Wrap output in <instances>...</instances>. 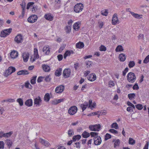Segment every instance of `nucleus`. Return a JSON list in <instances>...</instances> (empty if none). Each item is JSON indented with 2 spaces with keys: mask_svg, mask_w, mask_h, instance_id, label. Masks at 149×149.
<instances>
[{
  "mask_svg": "<svg viewBox=\"0 0 149 149\" xmlns=\"http://www.w3.org/2000/svg\"><path fill=\"white\" fill-rule=\"evenodd\" d=\"M127 80L131 83L134 82L136 80V77L135 74L132 72H129L127 76Z\"/></svg>",
  "mask_w": 149,
  "mask_h": 149,
  "instance_id": "obj_1",
  "label": "nucleus"
},
{
  "mask_svg": "<svg viewBox=\"0 0 149 149\" xmlns=\"http://www.w3.org/2000/svg\"><path fill=\"white\" fill-rule=\"evenodd\" d=\"M84 8L83 4L81 3L76 4L74 7V10L76 13H79L81 12Z\"/></svg>",
  "mask_w": 149,
  "mask_h": 149,
  "instance_id": "obj_2",
  "label": "nucleus"
},
{
  "mask_svg": "<svg viewBox=\"0 0 149 149\" xmlns=\"http://www.w3.org/2000/svg\"><path fill=\"white\" fill-rule=\"evenodd\" d=\"M101 125L99 124L90 125L89 127V129L91 131H99L100 129Z\"/></svg>",
  "mask_w": 149,
  "mask_h": 149,
  "instance_id": "obj_3",
  "label": "nucleus"
},
{
  "mask_svg": "<svg viewBox=\"0 0 149 149\" xmlns=\"http://www.w3.org/2000/svg\"><path fill=\"white\" fill-rule=\"evenodd\" d=\"M15 68L13 67H10L4 73V75L5 77H7L8 76L11 74L12 73L15 71Z\"/></svg>",
  "mask_w": 149,
  "mask_h": 149,
  "instance_id": "obj_4",
  "label": "nucleus"
},
{
  "mask_svg": "<svg viewBox=\"0 0 149 149\" xmlns=\"http://www.w3.org/2000/svg\"><path fill=\"white\" fill-rule=\"evenodd\" d=\"M12 29L10 28L4 30L1 32L0 36L1 37H5L7 35H9L11 32Z\"/></svg>",
  "mask_w": 149,
  "mask_h": 149,
  "instance_id": "obj_5",
  "label": "nucleus"
},
{
  "mask_svg": "<svg viewBox=\"0 0 149 149\" xmlns=\"http://www.w3.org/2000/svg\"><path fill=\"white\" fill-rule=\"evenodd\" d=\"M77 108L76 106L71 107L68 109V113L70 115H74L77 112Z\"/></svg>",
  "mask_w": 149,
  "mask_h": 149,
  "instance_id": "obj_6",
  "label": "nucleus"
},
{
  "mask_svg": "<svg viewBox=\"0 0 149 149\" xmlns=\"http://www.w3.org/2000/svg\"><path fill=\"white\" fill-rule=\"evenodd\" d=\"M38 19V17L36 15H32L29 17L28 19V21L31 23H33L36 22Z\"/></svg>",
  "mask_w": 149,
  "mask_h": 149,
  "instance_id": "obj_7",
  "label": "nucleus"
},
{
  "mask_svg": "<svg viewBox=\"0 0 149 149\" xmlns=\"http://www.w3.org/2000/svg\"><path fill=\"white\" fill-rule=\"evenodd\" d=\"M94 144L95 145L100 144L102 142L101 138L100 136H96L93 138Z\"/></svg>",
  "mask_w": 149,
  "mask_h": 149,
  "instance_id": "obj_8",
  "label": "nucleus"
},
{
  "mask_svg": "<svg viewBox=\"0 0 149 149\" xmlns=\"http://www.w3.org/2000/svg\"><path fill=\"white\" fill-rule=\"evenodd\" d=\"M119 23V20L118 18L117 14L115 13L113 15L112 18V24L113 25H115L116 24Z\"/></svg>",
  "mask_w": 149,
  "mask_h": 149,
  "instance_id": "obj_9",
  "label": "nucleus"
},
{
  "mask_svg": "<svg viewBox=\"0 0 149 149\" xmlns=\"http://www.w3.org/2000/svg\"><path fill=\"white\" fill-rule=\"evenodd\" d=\"M13 134L12 132H9L8 133H4L3 132H0V138H2V137H9L11 135Z\"/></svg>",
  "mask_w": 149,
  "mask_h": 149,
  "instance_id": "obj_10",
  "label": "nucleus"
},
{
  "mask_svg": "<svg viewBox=\"0 0 149 149\" xmlns=\"http://www.w3.org/2000/svg\"><path fill=\"white\" fill-rule=\"evenodd\" d=\"M64 89V87L62 85H61L57 87L55 89V92L57 93H62Z\"/></svg>",
  "mask_w": 149,
  "mask_h": 149,
  "instance_id": "obj_11",
  "label": "nucleus"
},
{
  "mask_svg": "<svg viewBox=\"0 0 149 149\" xmlns=\"http://www.w3.org/2000/svg\"><path fill=\"white\" fill-rule=\"evenodd\" d=\"M14 40L17 43L22 42L23 40L22 36L21 34H18L15 37Z\"/></svg>",
  "mask_w": 149,
  "mask_h": 149,
  "instance_id": "obj_12",
  "label": "nucleus"
},
{
  "mask_svg": "<svg viewBox=\"0 0 149 149\" xmlns=\"http://www.w3.org/2000/svg\"><path fill=\"white\" fill-rule=\"evenodd\" d=\"M71 73L70 70L69 69H65L63 71V75L65 78L69 77Z\"/></svg>",
  "mask_w": 149,
  "mask_h": 149,
  "instance_id": "obj_13",
  "label": "nucleus"
},
{
  "mask_svg": "<svg viewBox=\"0 0 149 149\" xmlns=\"http://www.w3.org/2000/svg\"><path fill=\"white\" fill-rule=\"evenodd\" d=\"M42 100L40 97H38L34 99V103L36 106H39L41 105Z\"/></svg>",
  "mask_w": 149,
  "mask_h": 149,
  "instance_id": "obj_14",
  "label": "nucleus"
},
{
  "mask_svg": "<svg viewBox=\"0 0 149 149\" xmlns=\"http://www.w3.org/2000/svg\"><path fill=\"white\" fill-rule=\"evenodd\" d=\"M50 48L48 46V45L45 46L43 48L42 51L43 52H45V54L46 55H48L49 54L50 51Z\"/></svg>",
  "mask_w": 149,
  "mask_h": 149,
  "instance_id": "obj_15",
  "label": "nucleus"
},
{
  "mask_svg": "<svg viewBox=\"0 0 149 149\" xmlns=\"http://www.w3.org/2000/svg\"><path fill=\"white\" fill-rule=\"evenodd\" d=\"M22 58L24 62L27 61L29 58V54L27 52H24L23 54Z\"/></svg>",
  "mask_w": 149,
  "mask_h": 149,
  "instance_id": "obj_16",
  "label": "nucleus"
},
{
  "mask_svg": "<svg viewBox=\"0 0 149 149\" xmlns=\"http://www.w3.org/2000/svg\"><path fill=\"white\" fill-rule=\"evenodd\" d=\"M88 78L89 81H92L96 80V77L95 74H92L89 75V76L88 77Z\"/></svg>",
  "mask_w": 149,
  "mask_h": 149,
  "instance_id": "obj_17",
  "label": "nucleus"
},
{
  "mask_svg": "<svg viewBox=\"0 0 149 149\" xmlns=\"http://www.w3.org/2000/svg\"><path fill=\"white\" fill-rule=\"evenodd\" d=\"M24 104L26 106L28 107L31 106L33 105L32 100L31 99H29L25 101Z\"/></svg>",
  "mask_w": 149,
  "mask_h": 149,
  "instance_id": "obj_18",
  "label": "nucleus"
},
{
  "mask_svg": "<svg viewBox=\"0 0 149 149\" xmlns=\"http://www.w3.org/2000/svg\"><path fill=\"white\" fill-rule=\"evenodd\" d=\"M10 56L12 58H14L18 56V53L16 51H13L10 53Z\"/></svg>",
  "mask_w": 149,
  "mask_h": 149,
  "instance_id": "obj_19",
  "label": "nucleus"
},
{
  "mask_svg": "<svg viewBox=\"0 0 149 149\" xmlns=\"http://www.w3.org/2000/svg\"><path fill=\"white\" fill-rule=\"evenodd\" d=\"M42 67L43 70L45 72H48L50 71V67L47 65L45 64L43 65Z\"/></svg>",
  "mask_w": 149,
  "mask_h": 149,
  "instance_id": "obj_20",
  "label": "nucleus"
},
{
  "mask_svg": "<svg viewBox=\"0 0 149 149\" xmlns=\"http://www.w3.org/2000/svg\"><path fill=\"white\" fill-rule=\"evenodd\" d=\"M29 73L27 70H22L18 72L17 73V74L18 75H21L22 74L26 75L28 74Z\"/></svg>",
  "mask_w": 149,
  "mask_h": 149,
  "instance_id": "obj_21",
  "label": "nucleus"
},
{
  "mask_svg": "<svg viewBox=\"0 0 149 149\" xmlns=\"http://www.w3.org/2000/svg\"><path fill=\"white\" fill-rule=\"evenodd\" d=\"M119 57L120 61L122 62L124 61L126 58V56H125V54L122 53L120 54Z\"/></svg>",
  "mask_w": 149,
  "mask_h": 149,
  "instance_id": "obj_22",
  "label": "nucleus"
},
{
  "mask_svg": "<svg viewBox=\"0 0 149 149\" xmlns=\"http://www.w3.org/2000/svg\"><path fill=\"white\" fill-rule=\"evenodd\" d=\"M81 23V21H79L75 23L73 26V29L75 30L78 29L79 28V25Z\"/></svg>",
  "mask_w": 149,
  "mask_h": 149,
  "instance_id": "obj_23",
  "label": "nucleus"
},
{
  "mask_svg": "<svg viewBox=\"0 0 149 149\" xmlns=\"http://www.w3.org/2000/svg\"><path fill=\"white\" fill-rule=\"evenodd\" d=\"M44 17L46 19L49 21H52L53 18V17L52 16L50 13L45 15Z\"/></svg>",
  "mask_w": 149,
  "mask_h": 149,
  "instance_id": "obj_24",
  "label": "nucleus"
},
{
  "mask_svg": "<svg viewBox=\"0 0 149 149\" xmlns=\"http://www.w3.org/2000/svg\"><path fill=\"white\" fill-rule=\"evenodd\" d=\"M74 52L72 51H67L64 54V58L65 59L67 56H70L71 54H73Z\"/></svg>",
  "mask_w": 149,
  "mask_h": 149,
  "instance_id": "obj_25",
  "label": "nucleus"
},
{
  "mask_svg": "<svg viewBox=\"0 0 149 149\" xmlns=\"http://www.w3.org/2000/svg\"><path fill=\"white\" fill-rule=\"evenodd\" d=\"M40 142L42 144L46 146H48L49 145V143L48 142L42 139H40Z\"/></svg>",
  "mask_w": 149,
  "mask_h": 149,
  "instance_id": "obj_26",
  "label": "nucleus"
},
{
  "mask_svg": "<svg viewBox=\"0 0 149 149\" xmlns=\"http://www.w3.org/2000/svg\"><path fill=\"white\" fill-rule=\"evenodd\" d=\"M62 71V69L61 68H60L57 70L55 72V75L56 76L59 77V76L61 74V72Z\"/></svg>",
  "mask_w": 149,
  "mask_h": 149,
  "instance_id": "obj_27",
  "label": "nucleus"
},
{
  "mask_svg": "<svg viewBox=\"0 0 149 149\" xmlns=\"http://www.w3.org/2000/svg\"><path fill=\"white\" fill-rule=\"evenodd\" d=\"M88 106L87 102H85L84 103L81 105V107L82 108L83 111H84L87 108Z\"/></svg>",
  "mask_w": 149,
  "mask_h": 149,
  "instance_id": "obj_28",
  "label": "nucleus"
},
{
  "mask_svg": "<svg viewBox=\"0 0 149 149\" xmlns=\"http://www.w3.org/2000/svg\"><path fill=\"white\" fill-rule=\"evenodd\" d=\"M84 44L82 42H79L76 44V47L79 49L83 48L84 47Z\"/></svg>",
  "mask_w": 149,
  "mask_h": 149,
  "instance_id": "obj_29",
  "label": "nucleus"
},
{
  "mask_svg": "<svg viewBox=\"0 0 149 149\" xmlns=\"http://www.w3.org/2000/svg\"><path fill=\"white\" fill-rule=\"evenodd\" d=\"M81 138V136L80 135H77L73 136L72 140L74 142L76 141H78Z\"/></svg>",
  "mask_w": 149,
  "mask_h": 149,
  "instance_id": "obj_30",
  "label": "nucleus"
},
{
  "mask_svg": "<svg viewBox=\"0 0 149 149\" xmlns=\"http://www.w3.org/2000/svg\"><path fill=\"white\" fill-rule=\"evenodd\" d=\"M90 136V135L89 133L86 131H84L82 134V137L85 138H86L89 137Z\"/></svg>",
  "mask_w": 149,
  "mask_h": 149,
  "instance_id": "obj_31",
  "label": "nucleus"
},
{
  "mask_svg": "<svg viewBox=\"0 0 149 149\" xmlns=\"http://www.w3.org/2000/svg\"><path fill=\"white\" fill-rule=\"evenodd\" d=\"M44 99L45 101L47 102H48L50 99L49 94L48 93L45 94L44 96Z\"/></svg>",
  "mask_w": 149,
  "mask_h": 149,
  "instance_id": "obj_32",
  "label": "nucleus"
},
{
  "mask_svg": "<svg viewBox=\"0 0 149 149\" xmlns=\"http://www.w3.org/2000/svg\"><path fill=\"white\" fill-rule=\"evenodd\" d=\"M123 48L121 45H118L116 49L115 50L116 52H119L123 51Z\"/></svg>",
  "mask_w": 149,
  "mask_h": 149,
  "instance_id": "obj_33",
  "label": "nucleus"
},
{
  "mask_svg": "<svg viewBox=\"0 0 149 149\" xmlns=\"http://www.w3.org/2000/svg\"><path fill=\"white\" fill-rule=\"evenodd\" d=\"M135 64V62L134 61H130L128 64L129 67L131 68L133 67Z\"/></svg>",
  "mask_w": 149,
  "mask_h": 149,
  "instance_id": "obj_34",
  "label": "nucleus"
},
{
  "mask_svg": "<svg viewBox=\"0 0 149 149\" xmlns=\"http://www.w3.org/2000/svg\"><path fill=\"white\" fill-rule=\"evenodd\" d=\"M68 134L69 136H71L74 134V131L73 129H69L68 132Z\"/></svg>",
  "mask_w": 149,
  "mask_h": 149,
  "instance_id": "obj_35",
  "label": "nucleus"
},
{
  "mask_svg": "<svg viewBox=\"0 0 149 149\" xmlns=\"http://www.w3.org/2000/svg\"><path fill=\"white\" fill-rule=\"evenodd\" d=\"M17 101L18 102L20 106H22L23 104V101L22 98H19L17 99Z\"/></svg>",
  "mask_w": 149,
  "mask_h": 149,
  "instance_id": "obj_36",
  "label": "nucleus"
},
{
  "mask_svg": "<svg viewBox=\"0 0 149 149\" xmlns=\"http://www.w3.org/2000/svg\"><path fill=\"white\" fill-rule=\"evenodd\" d=\"M111 126V128H114L116 129H117L118 128V124L116 123H113Z\"/></svg>",
  "mask_w": 149,
  "mask_h": 149,
  "instance_id": "obj_37",
  "label": "nucleus"
},
{
  "mask_svg": "<svg viewBox=\"0 0 149 149\" xmlns=\"http://www.w3.org/2000/svg\"><path fill=\"white\" fill-rule=\"evenodd\" d=\"M135 96V95L134 93L129 94L128 95V98L131 100L134 98Z\"/></svg>",
  "mask_w": 149,
  "mask_h": 149,
  "instance_id": "obj_38",
  "label": "nucleus"
},
{
  "mask_svg": "<svg viewBox=\"0 0 149 149\" xmlns=\"http://www.w3.org/2000/svg\"><path fill=\"white\" fill-rule=\"evenodd\" d=\"M108 13V10L106 9L102 11V14L104 16H107Z\"/></svg>",
  "mask_w": 149,
  "mask_h": 149,
  "instance_id": "obj_39",
  "label": "nucleus"
},
{
  "mask_svg": "<svg viewBox=\"0 0 149 149\" xmlns=\"http://www.w3.org/2000/svg\"><path fill=\"white\" fill-rule=\"evenodd\" d=\"M129 143L133 145L135 143V141L133 139L130 138L129 140Z\"/></svg>",
  "mask_w": 149,
  "mask_h": 149,
  "instance_id": "obj_40",
  "label": "nucleus"
},
{
  "mask_svg": "<svg viewBox=\"0 0 149 149\" xmlns=\"http://www.w3.org/2000/svg\"><path fill=\"white\" fill-rule=\"evenodd\" d=\"M90 135L91 137H94V138L96 136H99L98 135V133L97 132H91L90 133Z\"/></svg>",
  "mask_w": 149,
  "mask_h": 149,
  "instance_id": "obj_41",
  "label": "nucleus"
},
{
  "mask_svg": "<svg viewBox=\"0 0 149 149\" xmlns=\"http://www.w3.org/2000/svg\"><path fill=\"white\" fill-rule=\"evenodd\" d=\"M37 76H34L32 77L31 81V83L32 84H34L36 83V80Z\"/></svg>",
  "mask_w": 149,
  "mask_h": 149,
  "instance_id": "obj_42",
  "label": "nucleus"
},
{
  "mask_svg": "<svg viewBox=\"0 0 149 149\" xmlns=\"http://www.w3.org/2000/svg\"><path fill=\"white\" fill-rule=\"evenodd\" d=\"M136 108L138 110H140L142 109L143 108V105L140 104H138L135 105Z\"/></svg>",
  "mask_w": 149,
  "mask_h": 149,
  "instance_id": "obj_43",
  "label": "nucleus"
},
{
  "mask_svg": "<svg viewBox=\"0 0 149 149\" xmlns=\"http://www.w3.org/2000/svg\"><path fill=\"white\" fill-rule=\"evenodd\" d=\"M66 32L67 33H69L71 30V27L70 26H67L65 29Z\"/></svg>",
  "mask_w": 149,
  "mask_h": 149,
  "instance_id": "obj_44",
  "label": "nucleus"
},
{
  "mask_svg": "<svg viewBox=\"0 0 149 149\" xmlns=\"http://www.w3.org/2000/svg\"><path fill=\"white\" fill-rule=\"evenodd\" d=\"M115 143H114V147L115 148L116 146H118L120 143V141L119 139H117L116 140H115Z\"/></svg>",
  "mask_w": 149,
  "mask_h": 149,
  "instance_id": "obj_45",
  "label": "nucleus"
},
{
  "mask_svg": "<svg viewBox=\"0 0 149 149\" xmlns=\"http://www.w3.org/2000/svg\"><path fill=\"white\" fill-rule=\"evenodd\" d=\"M111 135L108 133H107L105 135V140L106 141L109 139L111 138Z\"/></svg>",
  "mask_w": 149,
  "mask_h": 149,
  "instance_id": "obj_46",
  "label": "nucleus"
},
{
  "mask_svg": "<svg viewBox=\"0 0 149 149\" xmlns=\"http://www.w3.org/2000/svg\"><path fill=\"white\" fill-rule=\"evenodd\" d=\"M99 48L100 50L101 51H105L106 50V47L103 45H101Z\"/></svg>",
  "mask_w": 149,
  "mask_h": 149,
  "instance_id": "obj_47",
  "label": "nucleus"
},
{
  "mask_svg": "<svg viewBox=\"0 0 149 149\" xmlns=\"http://www.w3.org/2000/svg\"><path fill=\"white\" fill-rule=\"evenodd\" d=\"M25 86L27 88H31L32 87V86L28 82L25 83Z\"/></svg>",
  "mask_w": 149,
  "mask_h": 149,
  "instance_id": "obj_48",
  "label": "nucleus"
},
{
  "mask_svg": "<svg viewBox=\"0 0 149 149\" xmlns=\"http://www.w3.org/2000/svg\"><path fill=\"white\" fill-rule=\"evenodd\" d=\"M131 15L133 16L134 17L136 18H139V15L136 13H134V12H130Z\"/></svg>",
  "mask_w": 149,
  "mask_h": 149,
  "instance_id": "obj_49",
  "label": "nucleus"
},
{
  "mask_svg": "<svg viewBox=\"0 0 149 149\" xmlns=\"http://www.w3.org/2000/svg\"><path fill=\"white\" fill-rule=\"evenodd\" d=\"M149 62V55L147 56L143 60V62L145 63H147Z\"/></svg>",
  "mask_w": 149,
  "mask_h": 149,
  "instance_id": "obj_50",
  "label": "nucleus"
},
{
  "mask_svg": "<svg viewBox=\"0 0 149 149\" xmlns=\"http://www.w3.org/2000/svg\"><path fill=\"white\" fill-rule=\"evenodd\" d=\"M20 5L21 6L22 9H25L26 4L24 1H23L22 3L20 4Z\"/></svg>",
  "mask_w": 149,
  "mask_h": 149,
  "instance_id": "obj_51",
  "label": "nucleus"
},
{
  "mask_svg": "<svg viewBox=\"0 0 149 149\" xmlns=\"http://www.w3.org/2000/svg\"><path fill=\"white\" fill-rule=\"evenodd\" d=\"M4 143L3 141H0V149H3L4 148Z\"/></svg>",
  "mask_w": 149,
  "mask_h": 149,
  "instance_id": "obj_52",
  "label": "nucleus"
},
{
  "mask_svg": "<svg viewBox=\"0 0 149 149\" xmlns=\"http://www.w3.org/2000/svg\"><path fill=\"white\" fill-rule=\"evenodd\" d=\"M109 131L114 134H116L118 133V132L117 130L113 129H111L109 130Z\"/></svg>",
  "mask_w": 149,
  "mask_h": 149,
  "instance_id": "obj_53",
  "label": "nucleus"
},
{
  "mask_svg": "<svg viewBox=\"0 0 149 149\" xmlns=\"http://www.w3.org/2000/svg\"><path fill=\"white\" fill-rule=\"evenodd\" d=\"M128 70H129V68L127 67L125 69V70L123 72V76H125L126 73H127V72H128Z\"/></svg>",
  "mask_w": 149,
  "mask_h": 149,
  "instance_id": "obj_54",
  "label": "nucleus"
},
{
  "mask_svg": "<svg viewBox=\"0 0 149 149\" xmlns=\"http://www.w3.org/2000/svg\"><path fill=\"white\" fill-rule=\"evenodd\" d=\"M34 3L33 2H29L27 6L26 9H29L30 8V7L32 5H33L34 4Z\"/></svg>",
  "mask_w": 149,
  "mask_h": 149,
  "instance_id": "obj_55",
  "label": "nucleus"
},
{
  "mask_svg": "<svg viewBox=\"0 0 149 149\" xmlns=\"http://www.w3.org/2000/svg\"><path fill=\"white\" fill-rule=\"evenodd\" d=\"M12 142L10 140H7V145L10 147L12 145Z\"/></svg>",
  "mask_w": 149,
  "mask_h": 149,
  "instance_id": "obj_56",
  "label": "nucleus"
},
{
  "mask_svg": "<svg viewBox=\"0 0 149 149\" xmlns=\"http://www.w3.org/2000/svg\"><path fill=\"white\" fill-rule=\"evenodd\" d=\"M74 146L77 148H80V143L79 142L75 143V145Z\"/></svg>",
  "mask_w": 149,
  "mask_h": 149,
  "instance_id": "obj_57",
  "label": "nucleus"
},
{
  "mask_svg": "<svg viewBox=\"0 0 149 149\" xmlns=\"http://www.w3.org/2000/svg\"><path fill=\"white\" fill-rule=\"evenodd\" d=\"M133 90H138L139 89V87L137 83H136L133 87Z\"/></svg>",
  "mask_w": 149,
  "mask_h": 149,
  "instance_id": "obj_58",
  "label": "nucleus"
},
{
  "mask_svg": "<svg viewBox=\"0 0 149 149\" xmlns=\"http://www.w3.org/2000/svg\"><path fill=\"white\" fill-rule=\"evenodd\" d=\"M127 111L130 112H133V111L132 108L130 107H129L127 108Z\"/></svg>",
  "mask_w": 149,
  "mask_h": 149,
  "instance_id": "obj_59",
  "label": "nucleus"
},
{
  "mask_svg": "<svg viewBox=\"0 0 149 149\" xmlns=\"http://www.w3.org/2000/svg\"><path fill=\"white\" fill-rule=\"evenodd\" d=\"M57 58L58 60L59 61H61L62 60L63 58V56L61 54H59L58 55Z\"/></svg>",
  "mask_w": 149,
  "mask_h": 149,
  "instance_id": "obj_60",
  "label": "nucleus"
},
{
  "mask_svg": "<svg viewBox=\"0 0 149 149\" xmlns=\"http://www.w3.org/2000/svg\"><path fill=\"white\" fill-rule=\"evenodd\" d=\"M45 80L47 82L51 80V78L49 76H47L45 77Z\"/></svg>",
  "mask_w": 149,
  "mask_h": 149,
  "instance_id": "obj_61",
  "label": "nucleus"
},
{
  "mask_svg": "<svg viewBox=\"0 0 149 149\" xmlns=\"http://www.w3.org/2000/svg\"><path fill=\"white\" fill-rule=\"evenodd\" d=\"M149 146V142L148 141H146V143L145 145V146L143 149H148V147Z\"/></svg>",
  "mask_w": 149,
  "mask_h": 149,
  "instance_id": "obj_62",
  "label": "nucleus"
},
{
  "mask_svg": "<svg viewBox=\"0 0 149 149\" xmlns=\"http://www.w3.org/2000/svg\"><path fill=\"white\" fill-rule=\"evenodd\" d=\"M65 48V47L64 46H61L59 49L58 52L59 53L61 52Z\"/></svg>",
  "mask_w": 149,
  "mask_h": 149,
  "instance_id": "obj_63",
  "label": "nucleus"
},
{
  "mask_svg": "<svg viewBox=\"0 0 149 149\" xmlns=\"http://www.w3.org/2000/svg\"><path fill=\"white\" fill-rule=\"evenodd\" d=\"M109 84L111 85L112 86H115V84L114 83V82L112 81H110L109 82Z\"/></svg>",
  "mask_w": 149,
  "mask_h": 149,
  "instance_id": "obj_64",
  "label": "nucleus"
}]
</instances>
